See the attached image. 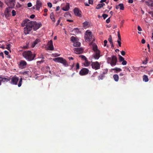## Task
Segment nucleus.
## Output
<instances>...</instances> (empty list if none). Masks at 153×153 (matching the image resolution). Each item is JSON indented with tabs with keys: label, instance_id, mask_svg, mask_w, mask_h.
Masks as SVG:
<instances>
[{
	"label": "nucleus",
	"instance_id": "nucleus-40",
	"mask_svg": "<svg viewBox=\"0 0 153 153\" xmlns=\"http://www.w3.org/2000/svg\"><path fill=\"white\" fill-rule=\"evenodd\" d=\"M69 8V5H68L66 6V7L65 9L63 8V10H65V11H68V10Z\"/></svg>",
	"mask_w": 153,
	"mask_h": 153
},
{
	"label": "nucleus",
	"instance_id": "nucleus-19",
	"mask_svg": "<svg viewBox=\"0 0 153 153\" xmlns=\"http://www.w3.org/2000/svg\"><path fill=\"white\" fill-rule=\"evenodd\" d=\"M50 17L51 19L52 20V21L55 23L56 22V20L54 16V13L53 12H52L50 14Z\"/></svg>",
	"mask_w": 153,
	"mask_h": 153
},
{
	"label": "nucleus",
	"instance_id": "nucleus-24",
	"mask_svg": "<svg viewBox=\"0 0 153 153\" xmlns=\"http://www.w3.org/2000/svg\"><path fill=\"white\" fill-rule=\"evenodd\" d=\"M143 80L145 82H147L149 80L147 76L145 75L143 76Z\"/></svg>",
	"mask_w": 153,
	"mask_h": 153
},
{
	"label": "nucleus",
	"instance_id": "nucleus-29",
	"mask_svg": "<svg viewBox=\"0 0 153 153\" xmlns=\"http://www.w3.org/2000/svg\"><path fill=\"white\" fill-rule=\"evenodd\" d=\"M112 70H115L117 73V72L119 71H122V69L120 68H116L113 69Z\"/></svg>",
	"mask_w": 153,
	"mask_h": 153
},
{
	"label": "nucleus",
	"instance_id": "nucleus-58",
	"mask_svg": "<svg viewBox=\"0 0 153 153\" xmlns=\"http://www.w3.org/2000/svg\"><path fill=\"white\" fill-rule=\"evenodd\" d=\"M0 56H2L3 59L4 58V54L3 52H1L0 53Z\"/></svg>",
	"mask_w": 153,
	"mask_h": 153
},
{
	"label": "nucleus",
	"instance_id": "nucleus-32",
	"mask_svg": "<svg viewBox=\"0 0 153 153\" xmlns=\"http://www.w3.org/2000/svg\"><path fill=\"white\" fill-rule=\"evenodd\" d=\"M22 78H21L20 79H19V83L18 84V86L19 87H20L21 86L22 82Z\"/></svg>",
	"mask_w": 153,
	"mask_h": 153
},
{
	"label": "nucleus",
	"instance_id": "nucleus-27",
	"mask_svg": "<svg viewBox=\"0 0 153 153\" xmlns=\"http://www.w3.org/2000/svg\"><path fill=\"white\" fill-rule=\"evenodd\" d=\"M118 6L120 7V9L121 10H123L124 9V7L123 4H120L118 5Z\"/></svg>",
	"mask_w": 153,
	"mask_h": 153
},
{
	"label": "nucleus",
	"instance_id": "nucleus-9",
	"mask_svg": "<svg viewBox=\"0 0 153 153\" xmlns=\"http://www.w3.org/2000/svg\"><path fill=\"white\" fill-rule=\"evenodd\" d=\"M27 65L26 62L24 60H21L20 62L19 68L21 69L24 68Z\"/></svg>",
	"mask_w": 153,
	"mask_h": 153
},
{
	"label": "nucleus",
	"instance_id": "nucleus-36",
	"mask_svg": "<svg viewBox=\"0 0 153 153\" xmlns=\"http://www.w3.org/2000/svg\"><path fill=\"white\" fill-rule=\"evenodd\" d=\"M40 41V39H36L34 42V45L33 46H35V45L37 44Z\"/></svg>",
	"mask_w": 153,
	"mask_h": 153
},
{
	"label": "nucleus",
	"instance_id": "nucleus-8",
	"mask_svg": "<svg viewBox=\"0 0 153 153\" xmlns=\"http://www.w3.org/2000/svg\"><path fill=\"white\" fill-rule=\"evenodd\" d=\"M89 71V70L88 69L83 68L80 71L79 74L81 76H84L88 74Z\"/></svg>",
	"mask_w": 153,
	"mask_h": 153
},
{
	"label": "nucleus",
	"instance_id": "nucleus-44",
	"mask_svg": "<svg viewBox=\"0 0 153 153\" xmlns=\"http://www.w3.org/2000/svg\"><path fill=\"white\" fill-rule=\"evenodd\" d=\"M102 16L103 18L104 19H105L108 16V15L106 14H103L102 15Z\"/></svg>",
	"mask_w": 153,
	"mask_h": 153
},
{
	"label": "nucleus",
	"instance_id": "nucleus-12",
	"mask_svg": "<svg viewBox=\"0 0 153 153\" xmlns=\"http://www.w3.org/2000/svg\"><path fill=\"white\" fill-rule=\"evenodd\" d=\"M94 53L92 55L93 57L96 59H98L100 56V51H97L96 52H94Z\"/></svg>",
	"mask_w": 153,
	"mask_h": 153
},
{
	"label": "nucleus",
	"instance_id": "nucleus-43",
	"mask_svg": "<svg viewBox=\"0 0 153 153\" xmlns=\"http://www.w3.org/2000/svg\"><path fill=\"white\" fill-rule=\"evenodd\" d=\"M76 70H78V69H79V64L78 63H77L76 65Z\"/></svg>",
	"mask_w": 153,
	"mask_h": 153
},
{
	"label": "nucleus",
	"instance_id": "nucleus-10",
	"mask_svg": "<svg viewBox=\"0 0 153 153\" xmlns=\"http://www.w3.org/2000/svg\"><path fill=\"white\" fill-rule=\"evenodd\" d=\"M30 22H31V21H30L29 19H26L25 20L23 21L21 25L22 27H23L25 26H26V27H25L24 28V33H25V28L27 27V26L29 23H30Z\"/></svg>",
	"mask_w": 153,
	"mask_h": 153
},
{
	"label": "nucleus",
	"instance_id": "nucleus-41",
	"mask_svg": "<svg viewBox=\"0 0 153 153\" xmlns=\"http://www.w3.org/2000/svg\"><path fill=\"white\" fill-rule=\"evenodd\" d=\"M108 71V69H105L104 70V71H103L102 73V74L104 75L107 74V72Z\"/></svg>",
	"mask_w": 153,
	"mask_h": 153
},
{
	"label": "nucleus",
	"instance_id": "nucleus-20",
	"mask_svg": "<svg viewBox=\"0 0 153 153\" xmlns=\"http://www.w3.org/2000/svg\"><path fill=\"white\" fill-rule=\"evenodd\" d=\"M80 43L76 40L74 42L73 45L75 47H79L80 46Z\"/></svg>",
	"mask_w": 153,
	"mask_h": 153
},
{
	"label": "nucleus",
	"instance_id": "nucleus-17",
	"mask_svg": "<svg viewBox=\"0 0 153 153\" xmlns=\"http://www.w3.org/2000/svg\"><path fill=\"white\" fill-rule=\"evenodd\" d=\"M74 50L76 54H80L83 52V50L81 48H76L74 49Z\"/></svg>",
	"mask_w": 153,
	"mask_h": 153
},
{
	"label": "nucleus",
	"instance_id": "nucleus-35",
	"mask_svg": "<svg viewBox=\"0 0 153 153\" xmlns=\"http://www.w3.org/2000/svg\"><path fill=\"white\" fill-rule=\"evenodd\" d=\"M11 45L10 44H8L7 45V47L6 48L7 49L8 51H11L10 47Z\"/></svg>",
	"mask_w": 153,
	"mask_h": 153
},
{
	"label": "nucleus",
	"instance_id": "nucleus-18",
	"mask_svg": "<svg viewBox=\"0 0 153 153\" xmlns=\"http://www.w3.org/2000/svg\"><path fill=\"white\" fill-rule=\"evenodd\" d=\"M146 4L151 9L153 10V2L152 1H146Z\"/></svg>",
	"mask_w": 153,
	"mask_h": 153
},
{
	"label": "nucleus",
	"instance_id": "nucleus-22",
	"mask_svg": "<svg viewBox=\"0 0 153 153\" xmlns=\"http://www.w3.org/2000/svg\"><path fill=\"white\" fill-rule=\"evenodd\" d=\"M93 50L94 52L97 51H100L98 49L97 46V45H94L92 47Z\"/></svg>",
	"mask_w": 153,
	"mask_h": 153
},
{
	"label": "nucleus",
	"instance_id": "nucleus-53",
	"mask_svg": "<svg viewBox=\"0 0 153 153\" xmlns=\"http://www.w3.org/2000/svg\"><path fill=\"white\" fill-rule=\"evenodd\" d=\"M104 46H106L107 44V40H105L104 41Z\"/></svg>",
	"mask_w": 153,
	"mask_h": 153
},
{
	"label": "nucleus",
	"instance_id": "nucleus-4",
	"mask_svg": "<svg viewBox=\"0 0 153 153\" xmlns=\"http://www.w3.org/2000/svg\"><path fill=\"white\" fill-rule=\"evenodd\" d=\"M107 62L108 63H110L112 66L116 65L117 62V57L116 56L113 55L111 58L108 57L107 58Z\"/></svg>",
	"mask_w": 153,
	"mask_h": 153
},
{
	"label": "nucleus",
	"instance_id": "nucleus-7",
	"mask_svg": "<svg viewBox=\"0 0 153 153\" xmlns=\"http://www.w3.org/2000/svg\"><path fill=\"white\" fill-rule=\"evenodd\" d=\"M11 81L10 83L12 85H17L18 82L19 80V78L16 75H15L13 77L11 78Z\"/></svg>",
	"mask_w": 153,
	"mask_h": 153
},
{
	"label": "nucleus",
	"instance_id": "nucleus-5",
	"mask_svg": "<svg viewBox=\"0 0 153 153\" xmlns=\"http://www.w3.org/2000/svg\"><path fill=\"white\" fill-rule=\"evenodd\" d=\"M91 65L92 68L95 70L99 69L100 68V64L97 61L95 62H91Z\"/></svg>",
	"mask_w": 153,
	"mask_h": 153
},
{
	"label": "nucleus",
	"instance_id": "nucleus-55",
	"mask_svg": "<svg viewBox=\"0 0 153 153\" xmlns=\"http://www.w3.org/2000/svg\"><path fill=\"white\" fill-rule=\"evenodd\" d=\"M121 54L123 56H124L125 55L126 53L125 52L123 51H122L121 52Z\"/></svg>",
	"mask_w": 153,
	"mask_h": 153
},
{
	"label": "nucleus",
	"instance_id": "nucleus-34",
	"mask_svg": "<svg viewBox=\"0 0 153 153\" xmlns=\"http://www.w3.org/2000/svg\"><path fill=\"white\" fill-rule=\"evenodd\" d=\"M74 31H75V33H78L79 32V29L78 28H76L74 29Z\"/></svg>",
	"mask_w": 153,
	"mask_h": 153
},
{
	"label": "nucleus",
	"instance_id": "nucleus-31",
	"mask_svg": "<svg viewBox=\"0 0 153 153\" xmlns=\"http://www.w3.org/2000/svg\"><path fill=\"white\" fill-rule=\"evenodd\" d=\"M118 56L120 62H122L124 60V58L120 55H119Z\"/></svg>",
	"mask_w": 153,
	"mask_h": 153
},
{
	"label": "nucleus",
	"instance_id": "nucleus-33",
	"mask_svg": "<svg viewBox=\"0 0 153 153\" xmlns=\"http://www.w3.org/2000/svg\"><path fill=\"white\" fill-rule=\"evenodd\" d=\"M102 7V6L101 4H98L96 7V9H99Z\"/></svg>",
	"mask_w": 153,
	"mask_h": 153
},
{
	"label": "nucleus",
	"instance_id": "nucleus-16",
	"mask_svg": "<svg viewBox=\"0 0 153 153\" xmlns=\"http://www.w3.org/2000/svg\"><path fill=\"white\" fill-rule=\"evenodd\" d=\"M11 7L9 6L4 11V15L6 17H8L10 15V12L11 11Z\"/></svg>",
	"mask_w": 153,
	"mask_h": 153
},
{
	"label": "nucleus",
	"instance_id": "nucleus-45",
	"mask_svg": "<svg viewBox=\"0 0 153 153\" xmlns=\"http://www.w3.org/2000/svg\"><path fill=\"white\" fill-rule=\"evenodd\" d=\"M88 22L87 21L83 23V24L84 25V26H85L88 25Z\"/></svg>",
	"mask_w": 153,
	"mask_h": 153
},
{
	"label": "nucleus",
	"instance_id": "nucleus-48",
	"mask_svg": "<svg viewBox=\"0 0 153 153\" xmlns=\"http://www.w3.org/2000/svg\"><path fill=\"white\" fill-rule=\"evenodd\" d=\"M48 7H49L50 8L51 7H52V4L50 2H48Z\"/></svg>",
	"mask_w": 153,
	"mask_h": 153
},
{
	"label": "nucleus",
	"instance_id": "nucleus-23",
	"mask_svg": "<svg viewBox=\"0 0 153 153\" xmlns=\"http://www.w3.org/2000/svg\"><path fill=\"white\" fill-rule=\"evenodd\" d=\"M85 35L86 36H92V32L91 31H89L88 30H87L85 32Z\"/></svg>",
	"mask_w": 153,
	"mask_h": 153
},
{
	"label": "nucleus",
	"instance_id": "nucleus-62",
	"mask_svg": "<svg viewBox=\"0 0 153 153\" xmlns=\"http://www.w3.org/2000/svg\"><path fill=\"white\" fill-rule=\"evenodd\" d=\"M117 43H118L119 46L120 47H121V42H120V41H119Z\"/></svg>",
	"mask_w": 153,
	"mask_h": 153
},
{
	"label": "nucleus",
	"instance_id": "nucleus-39",
	"mask_svg": "<svg viewBox=\"0 0 153 153\" xmlns=\"http://www.w3.org/2000/svg\"><path fill=\"white\" fill-rule=\"evenodd\" d=\"M108 41L110 42V43L113 42L112 36L111 35L109 36V38L108 39Z\"/></svg>",
	"mask_w": 153,
	"mask_h": 153
},
{
	"label": "nucleus",
	"instance_id": "nucleus-46",
	"mask_svg": "<svg viewBox=\"0 0 153 153\" xmlns=\"http://www.w3.org/2000/svg\"><path fill=\"white\" fill-rule=\"evenodd\" d=\"M127 63V61L126 60H124L123 61L122 64V65H125Z\"/></svg>",
	"mask_w": 153,
	"mask_h": 153
},
{
	"label": "nucleus",
	"instance_id": "nucleus-13",
	"mask_svg": "<svg viewBox=\"0 0 153 153\" xmlns=\"http://www.w3.org/2000/svg\"><path fill=\"white\" fill-rule=\"evenodd\" d=\"M7 78L5 77H2L0 75V79H1V83L2 82H7L9 81L10 80L11 78L8 76H7Z\"/></svg>",
	"mask_w": 153,
	"mask_h": 153
},
{
	"label": "nucleus",
	"instance_id": "nucleus-37",
	"mask_svg": "<svg viewBox=\"0 0 153 153\" xmlns=\"http://www.w3.org/2000/svg\"><path fill=\"white\" fill-rule=\"evenodd\" d=\"M79 57L81 58L82 59L85 60L87 59V58L84 55H81L79 56Z\"/></svg>",
	"mask_w": 153,
	"mask_h": 153
},
{
	"label": "nucleus",
	"instance_id": "nucleus-57",
	"mask_svg": "<svg viewBox=\"0 0 153 153\" xmlns=\"http://www.w3.org/2000/svg\"><path fill=\"white\" fill-rule=\"evenodd\" d=\"M44 62V60L43 59H42L41 61H38L37 62V63H39L40 64L41 63H42Z\"/></svg>",
	"mask_w": 153,
	"mask_h": 153
},
{
	"label": "nucleus",
	"instance_id": "nucleus-11",
	"mask_svg": "<svg viewBox=\"0 0 153 153\" xmlns=\"http://www.w3.org/2000/svg\"><path fill=\"white\" fill-rule=\"evenodd\" d=\"M74 12L75 15L76 16L80 17L82 16L81 12L78 8H75L74 10Z\"/></svg>",
	"mask_w": 153,
	"mask_h": 153
},
{
	"label": "nucleus",
	"instance_id": "nucleus-30",
	"mask_svg": "<svg viewBox=\"0 0 153 153\" xmlns=\"http://www.w3.org/2000/svg\"><path fill=\"white\" fill-rule=\"evenodd\" d=\"M71 40L74 43L77 40L75 37L74 36H72L71 38Z\"/></svg>",
	"mask_w": 153,
	"mask_h": 153
},
{
	"label": "nucleus",
	"instance_id": "nucleus-56",
	"mask_svg": "<svg viewBox=\"0 0 153 153\" xmlns=\"http://www.w3.org/2000/svg\"><path fill=\"white\" fill-rule=\"evenodd\" d=\"M137 29L139 31H142V29L140 26H138L137 27Z\"/></svg>",
	"mask_w": 153,
	"mask_h": 153
},
{
	"label": "nucleus",
	"instance_id": "nucleus-50",
	"mask_svg": "<svg viewBox=\"0 0 153 153\" xmlns=\"http://www.w3.org/2000/svg\"><path fill=\"white\" fill-rule=\"evenodd\" d=\"M29 72V71H25L23 72V74L24 75L28 74Z\"/></svg>",
	"mask_w": 153,
	"mask_h": 153
},
{
	"label": "nucleus",
	"instance_id": "nucleus-25",
	"mask_svg": "<svg viewBox=\"0 0 153 153\" xmlns=\"http://www.w3.org/2000/svg\"><path fill=\"white\" fill-rule=\"evenodd\" d=\"M90 64V62L88 61L87 59L85 60V62L84 63V65L85 66L87 67Z\"/></svg>",
	"mask_w": 153,
	"mask_h": 153
},
{
	"label": "nucleus",
	"instance_id": "nucleus-59",
	"mask_svg": "<svg viewBox=\"0 0 153 153\" xmlns=\"http://www.w3.org/2000/svg\"><path fill=\"white\" fill-rule=\"evenodd\" d=\"M35 16L34 15L32 14L30 16V18L31 19H33L35 17Z\"/></svg>",
	"mask_w": 153,
	"mask_h": 153
},
{
	"label": "nucleus",
	"instance_id": "nucleus-1",
	"mask_svg": "<svg viewBox=\"0 0 153 153\" xmlns=\"http://www.w3.org/2000/svg\"><path fill=\"white\" fill-rule=\"evenodd\" d=\"M42 26V24L41 22L37 23L36 21H31V22L29 23L27 26L25 28V34H29L31 31L33 27V29L35 31Z\"/></svg>",
	"mask_w": 153,
	"mask_h": 153
},
{
	"label": "nucleus",
	"instance_id": "nucleus-52",
	"mask_svg": "<svg viewBox=\"0 0 153 153\" xmlns=\"http://www.w3.org/2000/svg\"><path fill=\"white\" fill-rule=\"evenodd\" d=\"M28 7H30L32 6V4L31 3L29 2L27 4Z\"/></svg>",
	"mask_w": 153,
	"mask_h": 153
},
{
	"label": "nucleus",
	"instance_id": "nucleus-60",
	"mask_svg": "<svg viewBox=\"0 0 153 153\" xmlns=\"http://www.w3.org/2000/svg\"><path fill=\"white\" fill-rule=\"evenodd\" d=\"M146 42L145 40L144 39H143L141 40V43L142 44H144Z\"/></svg>",
	"mask_w": 153,
	"mask_h": 153
},
{
	"label": "nucleus",
	"instance_id": "nucleus-64",
	"mask_svg": "<svg viewBox=\"0 0 153 153\" xmlns=\"http://www.w3.org/2000/svg\"><path fill=\"white\" fill-rule=\"evenodd\" d=\"M16 6L18 8H19L21 7V5L20 4H18V5H16Z\"/></svg>",
	"mask_w": 153,
	"mask_h": 153
},
{
	"label": "nucleus",
	"instance_id": "nucleus-26",
	"mask_svg": "<svg viewBox=\"0 0 153 153\" xmlns=\"http://www.w3.org/2000/svg\"><path fill=\"white\" fill-rule=\"evenodd\" d=\"M85 40L88 41H90L92 40V36H86L85 35Z\"/></svg>",
	"mask_w": 153,
	"mask_h": 153
},
{
	"label": "nucleus",
	"instance_id": "nucleus-15",
	"mask_svg": "<svg viewBox=\"0 0 153 153\" xmlns=\"http://www.w3.org/2000/svg\"><path fill=\"white\" fill-rule=\"evenodd\" d=\"M42 3L39 0H37L36 2V7L37 10H39L42 7Z\"/></svg>",
	"mask_w": 153,
	"mask_h": 153
},
{
	"label": "nucleus",
	"instance_id": "nucleus-47",
	"mask_svg": "<svg viewBox=\"0 0 153 153\" xmlns=\"http://www.w3.org/2000/svg\"><path fill=\"white\" fill-rule=\"evenodd\" d=\"M117 35L118 36V39H121V36L120 32L119 31L117 32Z\"/></svg>",
	"mask_w": 153,
	"mask_h": 153
},
{
	"label": "nucleus",
	"instance_id": "nucleus-28",
	"mask_svg": "<svg viewBox=\"0 0 153 153\" xmlns=\"http://www.w3.org/2000/svg\"><path fill=\"white\" fill-rule=\"evenodd\" d=\"M105 77V76L102 74H100L99 76L98 79L99 80L103 79Z\"/></svg>",
	"mask_w": 153,
	"mask_h": 153
},
{
	"label": "nucleus",
	"instance_id": "nucleus-63",
	"mask_svg": "<svg viewBox=\"0 0 153 153\" xmlns=\"http://www.w3.org/2000/svg\"><path fill=\"white\" fill-rule=\"evenodd\" d=\"M133 2V0H129L128 1V2L130 3H132Z\"/></svg>",
	"mask_w": 153,
	"mask_h": 153
},
{
	"label": "nucleus",
	"instance_id": "nucleus-49",
	"mask_svg": "<svg viewBox=\"0 0 153 153\" xmlns=\"http://www.w3.org/2000/svg\"><path fill=\"white\" fill-rule=\"evenodd\" d=\"M110 17L109 18H108L106 20V22L107 23H109L110 22Z\"/></svg>",
	"mask_w": 153,
	"mask_h": 153
},
{
	"label": "nucleus",
	"instance_id": "nucleus-6",
	"mask_svg": "<svg viewBox=\"0 0 153 153\" xmlns=\"http://www.w3.org/2000/svg\"><path fill=\"white\" fill-rule=\"evenodd\" d=\"M16 0H6L5 2L7 5H9L11 9L13 8L16 3Z\"/></svg>",
	"mask_w": 153,
	"mask_h": 153
},
{
	"label": "nucleus",
	"instance_id": "nucleus-61",
	"mask_svg": "<svg viewBox=\"0 0 153 153\" xmlns=\"http://www.w3.org/2000/svg\"><path fill=\"white\" fill-rule=\"evenodd\" d=\"M4 53L6 55H8L9 54V52L7 51H4Z\"/></svg>",
	"mask_w": 153,
	"mask_h": 153
},
{
	"label": "nucleus",
	"instance_id": "nucleus-51",
	"mask_svg": "<svg viewBox=\"0 0 153 153\" xmlns=\"http://www.w3.org/2000/svg\"><path fill=\"white\" fill-rule=\"evenodd\" d=\"M61 18H59V19L58 20L57 23L56 24V26H57L59 24L60 22V19Z\"/></svg>",
	"mask_w": 153,
	"mask_h": 153
},
{
	"label": "nucleus",
	"instance_id": "nucleus-14",
	"mask_svg": "<svg viewBox=\"0 0 153 153\" xmlns=\"http://www.w3.org/2000/svg\"><path fill=\"white\" fill-rule=\"evenodd\" d=\"M48 49L50 50H53L54 49L53 46V41L52 40H51L48 43Z\"/></svg>",
	"mask_w": 153,
	"mask_h": 153
},
{
	"label": "nucleus",
	"instance_id": "nucleus-42",
	"mask_svg": "<svg viewBox=\"0 0 153 153\" xmlns=\"http://www.w3.org/2000/svg\"><path fill=\"white\" fill-rule=\"evenodd\" d=\"M12 16H14L16 15V12L15 10H13L12 11Z\"/></svg>",
	"mask_w": 153,
	"mask_h": 153
},
{
	"label": "nucleus",
	"instance_id": "nucleus-38",
	"mask_svg": "<svg viewBox=\"0 0 153 153\" xmlns=\"http://www.w3.org/2000/svg\"><path fill=\"white\" fill-rule=\"evenodd\" d=\"M97 71L95 72L91 76V78H92L91 79L94 80V77H95L94 75H96V74H97Z\"/></svg>",
	"mask_w": 153,
	"mask_h": 153
},
{
	"label": "nucleus",
	"instance_id": "nucleus-3",
	"mask_svg": "<svg viewBox=\"0 0 153 153\" xmlns=\"http://www.w3.org/2000/svg\"><path fill=\"white\" fill-rule=\"evenodd\" d=\"M53 60L55 62H59L62 64L65 67H68L69 66L67 62L62 57H58L53 58Z\"/></svg>",
	"mask_w": 153,
	"mask_h": 153
},
{
	"label": "nucleus",
	"instance_id": "nucleus-54",
	"mask_svg": "<svg viewBox=\"0 0 153 153\" xmlns=\"http://www.w3.org/2000/svg\"><path fill=\"white\" fill-rule=\"evenodd\" d=\"M88 3L90 4H93V0H88Z\"/></svg>",
	"mask_w": 153,
	"mask_h": 153
},
{
	"label": "nucleus",
	"instance_id": "nucleus-21",
	"mask_svg": "<svg viewBox=\"0 0 153 153\" xmlns=\"http://www.w3.org/2000/svg\"><path fill=\"white\" fill-rule=\"evenodd\" d=\"M113 78L114 79V80L115 81L117 82L118 81L119 77L118 75L117 74H114L113 75Z\"/></svg>",
	"mask_w": 153,
	"mask_h": 153
},
{
	"label": "nucleus",
	"instance_id": "nucleus-2",
	"mask_svg": "<svg viewBox=\"0 0 153 153\" xmlns=\"http://www.w3.org/2000/svg\"><path fill=\"white\" fill-rule=\"evenodd\" d=\"M22 56L27 61H31L34 59L36 54H33L30 51H27L22 53Z\"/></svg>",
	"mask_w": 153,
	"mask_h": 153
}]
</instances>
